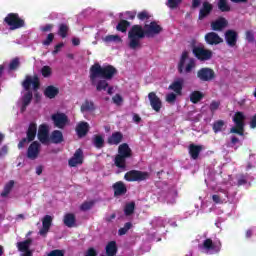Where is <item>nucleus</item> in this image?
<instances>
[{
    "mask_svg": "<svg viewBox=\"0 0 256 256\" xmlns=\"http://www.w3.org/2000/svg\"><path fill=\"white\" fill-rule=\"evenodd\" d=\"M106 255L107 256H115L117 255V242L116 241H110L108 242V244L106 245Z\"/></svg>",
    "mask_w": 256,
    "mask_h": 256,
    "instance_id": "473e14b6",
    "label": "nucleus"
},
{
    "mask_svg": "<svg viewBox=\"0 0 256 256\" xmlns=\"http://www.w3.org/2000/svg\"><path fill=\"white\" fill-rule=\"evenodd\" d=\"M189 155L191 159L197 160L199 159V155L201 151H203V146L201 145H196V144H190L189 145Z\"/></svg>",
    "mask_w": 256,
    "mask_h": 256,
    "instance_id": "b1692460",
    "label": "nucleus"
},
{
    "mask_svg": "<svg viewBox=\"0 0 256 256\" xmlns=\"http://www.w3.org/2000/svg\"><path fill=\"white\" fill-rule=\"evenodd\" d=\"M229 25L227 19L221 17L211 23L212 31H223Z\"/></svg>",
    "mask_w": 256,
    "mask_h": 256,
    "instance_id": "4be33fe9",
    "label": "nucleus"
},
{
    "mask_svg": "<svg viewBox=\"0 0 256 256\" xmlns=\"http://www.w3.org/2000/svg\"><path fill=\"white\" fill-rule=\"evenodd\" d=\"M212 201H214L216 205L223 203V200H221V196L217 194L212 195Z\"/></svg>",
    "mask_w": 256,
    "mask_h": 256,
    "instance_id": "e2e57ef3",
    "label": "nucleus"
},
{
    "mask_svg": "<svg viewBox=\"0 0 256 256\" xmlns=\"http://www.w3.org/2000/svg\"><path fill=\"white\" fill-rule=\"evenodd\" d=\"M114 164L118 169H127V157L117 154L114 159Z\"/></svg>",
    "mask_w": 256,
    "mask_h": 256,
    "instance_id": "2f4dec72",
    "label": "nucleus"
},
{
    "mask_svg": "<svg viewBox=\"0 0 256 256\" xmlns=\"http://www.w3.org/2000/svg\"><path fill=\"white\" fill-rule=\"evenodd\" d=\"M38 139H39L40 143H42L43 145H47V143H49V141H50L49 127H47V125L42 124L39 126Z\"/></svg>",
    "mask_w": 256,
    "mask_h": 256,
    "instance_id": "ddd939ff",
    "label": "nucleus"
},
{
    "mask_svg": "<svg viewBox=\"0 0 256 256\" xmlns=\"http://www.w3.org/2000/svg\"><path fill=\"white\" fill-rule=\"evenodd\" d=\"M195 58H189V52L184 51L181 54L180 60L177 65V70L180 75L191 73L196 67Z\"/></svg>",
    "mask_w": 256,
    "mask_h": 256,
    "instance_id": "20e7f679",
    "label": "nucleus"
},
{
    "mask_svg": "<svg viewBox=\"0 0 256 256\" xmlns=\"http://www.w3.org/2000/svg\"><path fill=\"white\" fill-rule=\"evenodd\" d=\"M29 143V140L27 138H23L19 143H18V149H23L25 145Z\"/></svg>",
    "mask_w": 256,
    "mask_h": 256,
    "instance_id": "338daca9",
    "label": "nucleus"
},
{
    "mask_svg": "<svg viewBox=\"0 0 256 256\" xmlns=\"http://www.w3.org/2000/svg\"><path fill=\"white\" fill-rule=\"evenodd\" d=\"M26 139H28V143H31V141H35V137H37V124L30 123L28 130L26 132Z\"/></svg>",
    "mask_w": 256,
    "mask_h": 256,
    "instance_id": "a878e982",
    "label": "nucleus"
},
{
    "mask_svg": "<svg viewBox=\"0 0 256 256\" xmlns=\"http://www.w3.org/2000/svg\"><path fill=\"white\" fill-rule=\"evenodd\" d=\"M53 39H55V34L53 33L48 34L47 38L42 42V45H44L45 47H49V45L53 43Z\"/></svg>",
    "mask_w": 256,
    "mask_h": 256,
    "instance_id": "3c124183",
    "label": "nucleus"
},
{
    "mask_svg": "<svg viewBox=\"0 0 256 256\" xmlns=\"http://www.w3.org/2000/svg\"><path fill=\"white\" fill-rule=\"evenodd\" d=\"M118 155L126 157L127 159L133 157V151L129 147V144L123 143L118 147Z\"/></svg>",
    "mask_w": 256,
    "mask_h": 256,
    "instance_id": "5701e85b",
    "label": "nucleus"
},
{
    "mask_svg": "<svg viewBox=\"0 0 256 256\" xmlns=\"http://www.w3.org/2000/svg\"><path fill=\"white\" fill-rule=\"evenodd\" d=\"M183 79H179L177 81H174L169 87L168 89H170L171 91H174V93H176V95H181L183 93Z\"/></svg>",
    "mask_w": 256,
    "mask_h": 256,
    "instance_id": "c85d7f7f",
    "label": "nucleus"
},
{
    "mask_svg": "<svg viewBox=\"0 0 256 256\" xmlns=\"http://www.w3.org/2000/svg\"><path fill=\"white\" fill-rule=\"evenodd\" d=\"M51 73H53V71L51 70V67H49V66L42 67L41 74L43 77H45V78L51 77Z\"/></svg>",
    "mask_w": 256,
    "mask_h": 256,
    "instance_id": "603ef678",
    "label": "nucleus"
},
{
    "mask_svg": "<svg viewBox=\"0 0 256 256\" xmlns=\"http://www.w3.org/2000/svg\"><path fill=\"white\" fill-rule=\"evenodd\" d=\"M205 41L207 45H220V43H223V38L215 32H209L205 35Z\"/></svg>",
    "mask_w": 256,
    "mask_h": 256,
    "instance_id": "a211bd4d",
    "label": "nucleus"
},
{
    "mask_svg": "<svg viewBox=\"0 0 256 256\" xmlns=\"http://www.w3.org/2000/svg\"><path fill=\"white\" fill-rule=\"evenodd\" d=\"M131 227H133V224L131 222L125 223L124 227L118 230V235L120 236L127 235V232L129 231V229H131Z\"/></svg>",
    "mask_w": 256,
    "mask_h": 256,
    "instance_id": "49530a36",
    "label": "nucleus"
},
{
    "mask_svg": "<svg viewBox=\"0 0 256 256\" xmlns=\"http://www.w3.org/2000/svg\"><path fill=\"white\" fill-rule=\"evenodd\" d=\"M52 121H54L55 127H58V129H63L67 125L69 118H67V115L64 113H56L52 115Z\"/></svg>",
    "mask_w": 256,
    "mask_h": 256,
    "instance_id": "f8f14e48",
    "label": "nucleus"
},
{
    "mask_svg": "<svg viewBox=\"0 0 256 256\" xmlns=\"http://www.w3.org/2000/svg\"><path fill=\"white\" fill-rule=\"evenodd\" d=\"M93 145L96 149H103L105 147V139L101 135H94Z\"/></svg>",
    "mask_w": 256,
    "mask_h": 256,
    "instance_id": "f704fd0d",
    "label": "nucleus"
},
{
    "mask_svg": "<svg viewBox=\"0 0 256 256\" xmlns=\"http://www.w3.org/2000/svg\"><path fill=\"white\" fill-rule=\"evenodd\" d=\"M218 9H220V11L222 13H227V12L231 11V6H229L227 1H219L218 2Z\"/></svg>",
    "mask_w": 256,
    "mask_h": 256,
    "instance_id": "a18cd8bd",
    "label": "nucleus"
},
{
    "mask_svg": "<svg viewBox=\"0 0 256 256\" xmlns=\"http://www.w3.org/2000/svg\"><path fill=\"white\" fill-rule=\"evenodd\" d=\"M112 189L114 191V197H121L127 194V186L123 181L115 182L112 185Z\"/></svg>",
    "mask_w": 256,
    "mask_h": 256,
    "instance_id": "f3484780",
    "label": "nucleus"
},
{
    "mask_svg": "<svg viewBox=\"0 0 256 256\" xmlns=\"http://www.w3.org/2000/svg\"><path fill=\"white\" fill-rule=\"evenodd\" d=\"M167 103H175L177 101V94L175 93H169L166 96Z\"/></svg>",
    "mask_w": 256,
    "mask_h": 256,
    "instance_id": "5fc2aeb1",
    "label": "nucleus"
},
{
    "mask_svg": "<svg viewBox=\"0 0 256 256\" xmlns=\"http://www.w3.org/2000/svg\"><path fill=\"white\" fill-rule=\"evenodd\" d=\"M53 223V218L50 215L44 216L42 219V228L39 230V235L42 237H47L49 229H51V224Z\"/></svg>",
    "mask_w": 256,
    "mask_h": 256,
    "instance_id": "2eb2a0df",
    "label": "nucleus"
},
{
    "mask_svg": "<svg viewBox=\"0 0 256 256\" xmlns=\"http://www.w3.org/2000/svg\"><path fill=\"white\" fill-rule=\"evenodd\" d=\"M225 127L226 126L224 120H217L212 125L214 133H221V131H225Z\"/></svg>",
    "mask_w": 256,
    "mask_h": 256,
    "instance_id": "c9c22d12",
    "label": "nucleus"
},
{
    "mask_svg": "<svg viewBox=\"0 0 256 256\" xmlns=\"http://www.w3.org/2000/svg\"><path fill=\"white\" fill-rule=\"evenodd\" d=\"M238 187H241V185H247V178L245 176H240L237 182Z\"/></svg>",
    "mask_w": 256,
    "mask_h": 256,
    "instance_id": "0e129e2a",
    "label": "nucleus"
},
{
    "mask_svg": "<svg viewBox=\"0 0 256 256\" xmlns=\"http://www.w3.org/2000/svg\"><path fill=\"white\" fill-rule=\"evenodd\" d=\"M31 85L34 91H39V87H41V81L39 80V76L35 74L33 77L26 75L24 81L22 82V87H24L25 93L22 97L23 105H31V101H33V92L30 91Z\"/></svg>",
    "mask_w": 256,
    "mask_h": 256,
    "instance_id": "7ed1b4c3",
    "label": "nucleus"
},
{
    "mask_svg": "<svg viewBox=\"0 0 256 256\" xmlns=\"http://www.w3.org/2000/svg\"><path fill=\"white\" fill-rule=\"evenodd\" d=\"M103 41L105 43H121L123 40L120 35H108L103 39Z\"/></svg>",
    "mask_w": 256,
    "mask_h": 256,
    "instance_id": "a19ab883",
    "label": "nucleus"
},
{
    "mask_svg": "<svg viewBox=\"0 0 256 256\" xmlns=\"http://www.w3.org/2000/svg\"><path fill=\"white\" fill-rule=\"evenodd\" d=\"M33 243V239L28 238L22 242H18L16 244L18 251H21L23 253L24 251H28L31 247V244Z\"/></svg>",
    "mask_w": 256,
    "mask_h": 256,
    "instance_id": "72a5a7b5",
    "label": "nucleus"
},
{
    "mask_svg": "<svg viewBox=\"0 0 256 256\" xmlns=\"http://www.w3.org/2000/svg\"><path fill=\"white\" fill-rule=\"evenodd\" d=\"M250 129H256V114H254L250 120Z\"/></svg>",
    "mask_w": 256,
    "mask_h": 256,
    "instance_id": "774afa93",
    "label": "nucleus"
},
{
    "mask_svg": "<svg viewBox=\"0 0 256 256\" xmlns=\"http://www.w3.org/2000/svg\"><path fill=\"white\" fill-rule=\"evenodd\" d=\"M84 256H97V250L95 248H89Z\"/></svg>",
    "mask_w": 256,
    "mask_h": 256,
    "instance_id": "69168bd1",
    "label": "nucleus"
},
{
    "mask_svg": "<svg viewBox=\"0 0 256 256\" xmlns=\"http://www.w3.org/2000/svg\"><path fill=\"white\" fill-rule=\"evenodd\" d=\"M220 105H221V102H219V101H212L210 103V107H209L211 113H215L217 111V109H219Z\"/></svg>",
    "mask_w": 256,
    "mask_h": 256,
    "instance_id": "864d4df0",
    "label": "nucleus"
},
{
    "mask_svg": "<svg viewBox=\"0 0 256 256\" xmlns=\"http://www.w3.org/2000/svg\"><path fill=\"white\" fill-rule=\"evenodd\" d=\"M192 53L201 63H205V61H211L213 59V50L207 49L203 44L193 46Z\"/></svg>",
    "mask_w": 256,
    "mask_h": 256,
    "instance_id": "39448f33",
    "label": "nucleus"
},
{
    "mask_svg": "<svg viewBox=\"0 0 256 256\" xmlns=\"http://www.w3.org/2000/svg\"><path fill=\"white\" fill-rule=\"evenodd\" d=\"M48 256H65V251L59 250V249L52 250V251H50Z\"/></svg>",
    "mask_w": 256,
    "mask_h": 256,
    "instance_id": "6e6d98bb",
    "label": "nucleus"
},
{
    "mask_svg": "<svg viewBox=\"0 0 256 256\" xmlns=\"http://www.w3.org/2000/svg\"><path fill=\"white\" fill-rule=\"evenodd\" d=\"M50 141L51 143H54L55 145H59V143H63V132L60 130H54L50 135Z\"/></svg>",
    "mask_w": 256,
    "mask_h": 256,
    "instance_id": "7c9ffc66",
    "label": "nucleus"
},
{
    "mask_svg": "<svg viewBox=\"0 0 256 256\" xmlns=\"http://www.w3.org/2000/svg\"><path fill=\"white\" fill-rule=\"evenodd\" d=\"M4 23L10 27V31H15L25 27V20L19 17L17 13H9L4 18Z\"/></svg>",
    "mask_w": 256,
    "mask_h": 256,
    "instance_id": "0eeeda50",
    "label": "nucleus"
},
{
    "mask_svg": "<svg viewBox=\"0 0 256 256\" xmlns=\"http://www.w3.org/2000/svg\"><path fill=\"white\" fill-rule=\"evenodd\" d=\"M179 3H181L180 1H168L166 2L167 7H169V9H177V7H179Z\"/></svg>",
    "mask_w": 256,
    "mask_h": 256,
    "instance_id": "4d7b16f0",
    "label": "nucleus"
},
{
    "mask_svg": "<svg viewBox=\"0 0 256 256\" xmlns=\"http://www.w3.org/2000/svg\"><path fill=\"white\" fill-rule=\"evenodd\" d=\"M40 31H42V33H47L49 31H53V24H46L45 26H42L40 28Z\"/></svg>",
    "mask_w": 256,
    "mask_h": 256,
    "instance_id": "052dcab7",
    "label": "nucleus"
},
{
    "mask_svg": "<svg viewBox=\"0 0 256 256\" xmlns=\"http://www.w3.org/2000/svg\"><path fill=\"white\" fill-rule=\"evenodd\" d=\"M115 75H117V68H115L113 65L101 66L99 62H96L90 67L89 79L91 85L95 86L97 85L98 79L111 81Z\"/></svg>",
    "mask_w": 256,
    "mask_h": 256,
    "instance_id": "f03ea898",
    "label": "nucleus"
},
{
    "mask_svg": "<svg viewBox=\"0 0 256 256\" xmlns=\"http://www.w3.org/2000/svg\"><path fill=\"white\" fill-rule=\"evenodd\" d=\"M64 45H65V44H64L63 42L57 44V45L54 47V50L52 51V54H53V55H57V53H59V51H61V49H63Z\"/></svg>",
    "mask_w": 256,
    "mask_h": 256,
    "instance_id": "680f3d73",
    "label": "nucleus"
},
{
    "mask_svg": "<svg viewBox=\"0 0 256 256\" xmlns=\"http://www.w3.org/2000/svg\"><path fill=\"white\" fill-rule=\"evenodd\" d=\"M238 34L235 30H227L225 32V40L229 47H235L237 45Z\"/></svg>",
    "mask_w": 256,
    "mask_h": 256,
    "instance_id": "6ab92c4d",
    "label": "nucleus"
},
{
    "mask_svg": "<svg viewBox=\"0 0 256 256\" xmlns=\"http://www.w3.org/2000/svg\"><path fill=\"white\" fill-rule=\"evenodd\" d=\"M191 103L197 105L202 99H205V94L199 90H195L189 95Z\"/></svg>",
    "mask_w": 256,
    "mask_h": 256,
    "instance_id": "c756f323",
    "label": "nucleus"
},
{
    "mask_svg": "<svg viewBox=\"0 0 256 256\" xmlns=\"http://www.w3.org/2000/svg\"><path fill=\"white\" fill-rule=\"evenodd\" d=\"M197 77L199 78V81L211 83V81L216 79L217 75L215 74V70H213V68L203 67L197 71Z\"/></svg>",
    "mask_w": 256,
    "mask_h": 256,
    "instance_id": "1a4fd4ad",
    "label": "nucleus"
},
{
    "mask_svg": "<svg viewBox=\"0 0 256 256\" xmlns=\"http://www.w3.org/2000/svg\"><path fill=\"white\" fill-rule=\"evenodd\" d=\"M211 11H213V5L209 2H204L198 16L200 21H203V19L209 17V15H211Z\"/></svg>",
    "mask_w": 256,
    "mask_h": 256,
    "instance_id": "aec40b11",
    "label": "nucleus"
},
{
    "mask_svg": "<svg viewBox=\"0 0 256 256\" xmlns=\"http://www.w3.org/2000/svg\"><path fill=\"white\" fill-rule=\"evenodd\" d=\"M81 111H95V103H93V101L85 100L84 103L81 105Z\"/></svg>",
    "mask_w": 256,
    "mask_h": 256,
    "instance_id": "58836bf2",
    "label": "nucleus"
},
{
    "mask_svg": "<svg viewBox=\"0 0 256 256\" xmlns=\"http://www.w3.org/2000/svg\"><path fill=\"white\" fill-rule=\"evenodd\" d=\"M137 18L140 21H147V19H151V15H149V12H147L146 10L138 13Z\"/></svg>",
    "mask_w": 256,
    "mask_h": 256,
    "instance_id": "8fccbe9b",
    "label": "nucleus"
},
{
    "mask_svg": "<svg viewBox=\"0 0 256 256\" xmlns=\"http://www.w3.org/2000/svg\"><path fill=\"white\" fill-rule=\"evenodd\" d=\"M63 223L69 229L77 227V217L73 213H66L63 218Z\"/></svg>",
    "mask_w": 256,
    "mask_h": 256,
    "instance_id": "412c9836",
    "label": "nucleus"
},
{
    "mask_svg": "<svg viewBox=\"0 0 256 256\" xmlns=\"http://www.w3.org/2000/svg\"><path fill=\"white\" fill-rule=\"evenodd\" d=\"M76 132H77L78 137H85V135H87V133H89V123L80 122L76 126Z\"/></svg>",
    "mask_w": 256,
    "mask_h": 256,
    "instance_id": "cd10ccee",
    "label": "nucleus"
},
{
    "mask_svg": "<svg viewBox=\"0 0 256 256\" xmlns=\"http://www.w3.org/2000/svg\"><path fill=\"white\" fill-rule=\"evenodd\" d=\"M67 33H69V26L65 23L60 24L58 29V35H60L62 39H65L67 37Z\"/></svg>",
    "mask_w": 256,
    "mask_h": 256,
    "instance_id": "ea45409f",
    "label": "nucleus"
},
{
    "mask_svg": "<svg viewBox=\"0 0 256 256\" xmlns=\"http://www.w3.org/2000/svg\"><path fill=\"white\" fill-rule=\"evenodd\" d=\"M203 247L207 251H217V252H219V251H221V241L217 240V241L213 242V240L211 238H207L203 242Z\"/></svg>",
    "mask_w": 256,
    "mask_h": 256,
    "instance_id": "dca6fc26",
    "label": "nucleus"
},
{
    "mask_svg": "<svg viewBox=\"0 0 256 256\" xmlns=\"http://www.w3.org/2000/svg\"><path fill=\"white\" fill-rule=\"evenodd\" d=\"M121 141H123V133L121 132H113L107 139L108 145H119Z\"/></svg>",
    "mask_w": 256,
    "mask_h": 256,
    "instance_id": "393cba45",
    "label": "nucleus"
},
{
    "mask_svg": "<svg viewBox=\"0 0 256 256\" xmlns=\"http://www.w3.org/2000/svg\"><path fill=\"white\" fill-rule=\"evenodd\" d=\"M69 167H77L78 165H83V150L81 148L77 149L72 158L68 161Z\"/></svg>",
    "mask_w": 256,
    "mask_h": 256,
    "instance_id": "4468645a",
    "label": "nucleus"
},
{
    "mask_svg": "<svg viewBox=\"0 0 256 256\" xmlns=\"http://www.w3.org/2000/svg\"><path fill=\"white\" fill-rule=\"evenodd\" d=\"M15 186V181L10 180L5 186L4 190L1 193V197H8L9 193H11L13 187Z\"/></svg>",
    "mask_w": 256,
    "mask_h": 256,
    "instance_id": "4c0bfd02",
    "label": "nucleus"
},
{
    "mask_svg": "<svg viewBox=\"0 0 256 256\" xmlns=\"http://www.w3.org/2000/svg\"><path fill=\"white\" fill-rule=\"evenodd\" d=\"M9 153V147L7 145H4L0 148V159H3Z\"/></svg>",
    "mask_w": 256,
    "mask_h": 256,
    "instance_id": "13d9d810",
    "label": "nucleus"
},
{
    "mask_svg": "<svg viewBox=\"0 0 256 256\" xmlns=\"http://www.w3.org/2000/svg\"><path fill=\"white\" fill-rule=\"evenodd\" d=\"M96 90L97 91H106L107 87H109V83L107 82V80L103 79L97 82L96 79Z\"/></svg>",
    "mask_w": 256,
    "mask_h": 256,
    "instance_id": "37998d69",
    "label": "nucleus"
},
{
    "mask_svg": "<svg viewBox=\"0 0 256 256\" xmlns=\"http://www.w3.org/2000/svg\"><path fill=\"white\" fill-rule=\"evenodd\" d=\"M41 149V144L37 141H34L30 144L27 150V157L28 159H31V161H35L37 157H39V153Z\"/></svg>",
    "mask_w": 256,
    "mask_h": 256,
    "instance_id": "9d476101",
    "label": "nucleus"
},
{
    "mask_svg": "<svg viewBox=\"0 0 256 256\" xmlns=\"http://www.w3.org/2000/svg\"><path fill=\"white\" fill-rule=\"evenodd\" d=\"M233 122L235 123V127L230 129V133H235L243 137V135H245V114H243V112H236L233 117Z\"/></svg>",
    "mask_w": 256,
    "mask_h": 256,
    "instance_id": "423d86ee",
    "label": "nucleus"
},
{
    "mask_svg": "<svg viewBox=\"0 0 256 256\" xmlns=\"http://www.w3.org/2000/svg\"><path fill=\"white\" fill-rule=\"evenodd\" d=\"M18 67H21V60L19 59V57H15L9 63V70L17 71Z\"/></svg>",
    "mask_w": 256,
    "mask_h": 256,
    "instance_id": "79ce46f5",
    "label": "nucleus"
},
{
    "mask_svg": "<svg viewBox=\"0 0 256 256\" xmlns=\"http://www.w3.org/2000/svg\"><path fill=\"white\" fill-rule=\"evenodd\" d=\"M44 95L48 99H55L59 95V88H57L53 85H50L45 88Z\"/></svg>",
    "mask_w": 256,
    "mask_h": 256,
    "instance_id": "bb28decb",
    "label": "nucleus"
},
{
    "mask_svg": "<svg viewBox=\"0 0 256 256\" xmlns=\"http://www.w3.org/2000/svg\"><path fill=\"white\" fill-rule=\"evenodd\" d=\"M149 172L141 171V170H130L125 173L124 179L129 183H141V181H147L149 179Z\"/></svg>",
    "mask_w": 256,
    "mask_h": 256,
    "instance_id": "6e6552de",
    "label": "nucleus"
},
{
    "mask_svg": "<svg viewBox=\"0 0 256 256\" xmlns=\"http://www.w3.org/2000/svg\"><path fill=\"white\" fill-rule=\"evenodd\" d=\"M135 213V202H130L126 204L124 208V214L129 217V215H133Z\"/></svg>",
    "mask_w": 256,
    "mask_h": 256,
    "instance_id": "c03bdc74",
    "label": "nucleus"
},
{
    "mask_svg": "<svg viewBox=\"0 0 256 256\" xmlns=\"http://www.w3.org/2000/svg\"><path fill=\"white\" fill-rule=\"evenodd\" d=\"M161 31H163V27H161V25L157 24L155 21L144 25V28L139 24H135L128 31V46L133 50L140 49L141 39H145V37H155V35H159Z\"/></svg>",
    "mask_w": 256,
    "mask_h": 256,
    "instance_id": "f257e3e1",
    "label": "nucleus"
},
{
    "mask_svg": "<svg viewBox=\"0 0 256 256\" xmlns=\"http://www.w3.org/2000/svg\"><path fill=\"white\" fill-rule=\"evenodd\" d=\"M246 41L248 43H255V32L253 30H248L245 32Z\"/></svg>",
    "mask_w": 256,
    "mask_h": 256,
    "instance_id": "09e8293b",
    "label": "nucleus"
},
{
    "mask_svg": "<svg viewBox=\"0 0 256 256\" xmlns=\"http://www.w3.org/2000/svg\"><path fill=\"white\" fill-rule=\"evenodd\" d=\"M148 99L150 101V105L156 113H159L161 111V107H163V102L161 101V98L157 96V93L155 92H150L148 94Z\"/></svg>",
    "mask_w": 256,
    "mask_h": 256,
    "instance_id": "9b49d317",
    "label": "nucleus"
},
{
    "mask_svg": "<svg viewBox=\"0 0 256 256\" xmlns=\"http://www.w3.org/2000/svg\"><path fill=\"white\" fill-rule=\"evenodd\" d=\"M93 205H95L93 201H85L81 204L80 211H89L93 209Z\"/></svg>",
    "mask_w": 256,
    "mask_h": 256,
    "instance_id": "de8ad7c7",
    "label": "nucleus"
},
{
    "mask_svg": "<svg viewBox=\"0 0 256 256\" xmlns=\"http://www.w3.org/2000/svg\"><path fill=\"white\" fill-rule=\"evenodd\" d=\"M112 101L113 103H115V105H121L123 97L120 94H116L115 96H113Z\"/></svg>",
    "mask_w": 256,
    "mask_h": 256,
    "instance_id": "bf43d9fd",
    "label": "nucleus"
},
{
    "mask_svg": "<svg viewBox=\"0 0 256 256\" xmlns=\"http://www.w3.org/2000/svg\"><path fill=\"white\" fill-rule=\"evenodd\" d=\"M128 27H131V22H129L127 20H120L116 26V29H117V31H120L121 33H127Z\"/></svg>",
    "mask_w": 256,
    "mask_h": 256,
    "instance_id": "e433bc0d",
    "label": "nucleus"
}]
</instances>
